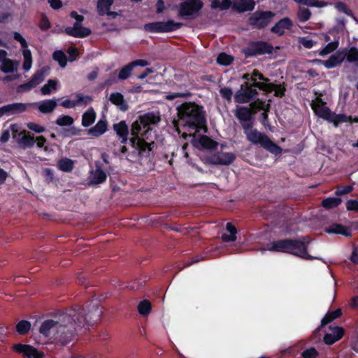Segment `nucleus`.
I'll use <instances>...</instances> for the list:
<instances>
[{"mask_svg": "<svg viewBox=\"0 0 358 358\" xmlns=\"http://www.w3.org/2000/svg\"><path fill=\"white\" fill-rule=\"evenodd\" d=\"M83 308L69 310L66 313L45 320L41 325L39 332L45 337L67 340L78 330L89 325L92 317H85Z\"/></svg>", "mask_w": 358, "mask_h": 358, "instance_id": "nucleus-1", "label": "nucleus"}, {"mask_svg": "<svg viewBox=\"0 0 358 358\" xmlns=\"http://www.w3.org/2000/svg\"><path fill=\"white\" fill-rule=\"evenodd\" d=\"M161 118L159 115L153 113H148L141 116L131 125V134L133 137L130 139L131 145L133 148L138 150L140 155L146 150L151 151L154 142H145L143 138L139 136H145L150 129L151 125L157 124L159 122Z\"/></svg>", "mask_w": 358, "mask_h": 358, "instance_id": "nucleus-2", "label": "nucleus"}, {"mask_svg": "<svg viewBox=\"0 0 358 358\" xmlns=\"http://www.w3.org/2000/svg\"><path fill=\"white\" fill-rule=\"evenodd\" d=\"M178 120L194 133L206 128V118L202 107L194 102H185L177 108Z\"/></svg>", "mask_w": 358, "mask_h": 358, "instance_id": "nucleus-3", "label": "nucleus"}, {"mask_svg": "<svg viewBox=\"0 0 358 358\" xmlns=\"http://www.w3.org/2000/svg\"><path fill=\"white\" fill-rule=\"evenodd\" d=\"M308 243L309 240L306 237L301 240H280L268 244L266 248L262 250L288 252L306 259H313L315 257L307 253L306 248Z\"/></svg>", "mask_w": 358, "mask_h": 358, "instance_id": "nucleus-4", "label": "nucleus"}, {"mask_svg": "<svg viewBox=\"0 0 358 358\" xmlns=\"http://www.w3.org/2000/svg\"><path fill=\"white\" fill-rule=\"evenodd\" d=\"M317 103H313L311 104L312 108L317 115L334 124L337 127L341 122H345L348 120L349 117L343 114L337 115L331 112L322 101L321 99H317Z\"/></svg>", "mask_w": 358, "mask_h": 358, "instance_id": "nucleus-5", "label": "nucleus"}, {"mask_svg": "<svg viewBox=\"0 0 358 358\" xmlns=\"http://www.w3.org/2000/svg\"><path fill=\"white\" fill-rule=\"evenodd\" d=\"M246 137L250 142L260 145L271 153L277 155L281 152V148L279 146L273 143L267 136L257 129L248 131Z\"/></svg>", "mask_w": 358, "mask_h": 358, "instance_id": "nucleus-6", "label": "nucleus"}, {"mask_svg": "<svg viewBox=\"0 0 358 358\" xmlns=\"http://www.w3.org/2000/svg\"><path fill=\"white\" fill-rule=\"evenodd\" d=\"M257 84H251L249 82L242 84L234 94V101L238 103H246L254 100L258 94Z\"/></svg>", "mask_w": 358, "mask_h": 358, "instance_id": "nucleus-7", "label": "nucleus"}, {"mask_svg": "<svg viewBox=\"0 0 358 358\" xmlns=\"http://www.w3.org/2000/svg\"><path fill=\"white\" fill-rule=\"evenodd\" d=\"M182 25V23L175 22L173 20L155 22L145 24L144 29L150 32H169L180 29Z\"/></svg>", "mask_w": 358, "mask_h": 358, "instance_id": "nucleus-8", "label": "nucleus"}, {"mask_svg": "<svg viewBox=\"0 0 358 358\" xmlns=\"http://www.w3.org/2000/svg\"><path fill=\"white\" fill-rule=\"evenodd\" d=\"M275 13L271 11H256L250 17L249 23L255 28L266 27L273 19Z\"/></svg>", "mask_w": 358, "mask_h": 358, "instance_id": "nucleus-9", "label": "nucleus"}, {"mask_svg": "<svg viewBox=\"0 0 358 358\" xmlns=\"http://www.w3.org/2000/svg\"><path fill=\"white\" fill-rule=\"evenodd\" d=\"M179 15L187 19L197 13L202 7L200 0H187L180 6Z\"/></svg>", "mask_w": 358, "mask_h": 358, "instance_id": "nucleus-10", "label": "nucleus"}, {"mask_svg": "<svg viewBox=\"0 0 358 358\" xmlns=\"http://www.w3.org/2000/svg\"><path fill=\"white\" fill-rule=\"evenodd\" d=\"M235 159V156L231 152H220L205 159V163L214 165H229Z\"/></svg>", "mask_w": 358, "mask_h": 358, "instance_id": "nucleus-11", "label": "nucleus"}, {"mask_svg": "<svg viewBox=\"0 0 358 358\" xmlns=\"http://www.w3.org/2000/svg\"><path fill=\"white\" fill-rule=\"evenodd\" d=\"M13 349L27 358H43L44 355L42 352L38 351L35 348L29 345L16 344L13 345Z\"/></svg>", "mask_w": 358, "mask_h": 358, "instance_id": "nucleus-12", "label": "nucleus"}, {"mask_svg": "<svg viewBox=\"0 0 358 358\" xmlns=\"http://www.w3.org/2000/svg\"><path fill=\"white\" fill-rule=\"evenodd\" d=\"M49 70V67L45 66L36 71L31 80L26 84L22 85L20 88L24 89L25 90H29L31 88L35 87L44 80L45 76L48 73Z\"/></svg>", "mask_w": 358, "mask_h": 358, "instance_id": "nucleus-13", "label": "nucleus"}, {"mask_svg": "<svg viewBox=\"0 0 358 358\" xmlns=\"http://www.w3.org/2000/svg\"><path fill=\"white\" fill-rule=\"evenodd\" d=\"M258 88L264 90L266 92H274V95L278 97H282L285 96V92L286 91V87L285 83L276 85L273 83H263L262 84H257Z\"/></svg>", "mask_w": 358, "mask_h": 358, "instance_id": "nucleus-14", "label": "nucleus"}, {"mask_svg": "<svg viewBox=\"0 0 358 358\" xmlns=\"http://www.w3.org/2000/svg\"><path fill=\"white\" fill-rule=\"evenodd\" d=\"M273 47L266 42H257L252 43L248 48L247 52L249 55H264L272 52Z\"/></svg>", "mask_w": 358, "mask_h": 358, "instance_id": "nucleus-15", "label": "nucleus"}, {"mask_svg": "<svg viewBox=\"0 0 358 358\" xmlns=\"http://www.w3.org/2000/svg\"><path fill=\"white\" fill-rule=\"evenodd\" d=\"M107 178L106 173L99 165L96 166L95 170L90 172L88 177V185H99L104 182Z\"/></svg>", "mask_w": 358, "mask_h": 358, "instance_id": "nucleus-16", "label": "nucleus"}, {"mask_svg": "<svg viewBox=\"0 0 358 358\" xmlns=\"http://www.w3.org/2000/svg\"><path fill=\"white\" fill-rule=\"evenodd\" d=\"M30 103H13L3 106L6 115H13L24 112Z\"/></svg>", "mask_w": 358, "mask_h": 358, "instance_id": "nucleus-17", "label": "nucleus"}, {"mask_svg": "<svg viewBox=\"0 0 358 358\" xmlns=\"http://www.w3.org/2000/svg\"><path fill=\"white\" fill-rule=\"evenodd\" d=\"M331 332L327 333L324 337L326 344L331 345L338 341L343 335V329L338 327H330Z\"/></svg>", "mask_w": 358, "mask_h": 358, "instance_id": "nucleus-18", "label": "nucleus"}, {"mask_svg": "<svg viewBox=\"0 0 358 358\" xmlns=\"http://www.w3.org/2000/svg\"><path fill=\"white\" fill-rule=\"evenodd\" d=\"M255 2L254 0H234L233 8L239 13L252 10L255 8Z\"/></svg>", "mask_w": 358, "mask_h": 358, "instance_id": "nucleus-19", "label": "nucleus"}, {"mask_svg": "<svg viewBox=\"0 0 358 358\" xmlns=\"http://www.w3.org/2000/svg\"><path fill=\"white\" fill-rule=\"evenodd\" d=\"M293 24L288 17H285L278 21L271 29V31L278 35H282L285 29H289Z\"/></svg>", "mask_w": 358, "mask_h": 358, "instance_id": "nucleus-20", "label": "nucleus"}, {"mask_svg": "<svg viewBox=\"0 0 358 358\" xmlns=\"http://www.w3.org/2000/svg\"><path fill=\"white\" fill-rule=\"evenodd\" d=\"M113 129L117 135L122 138L121 143H126L127 141V136L129 134L128 127L124 121H121L113 125Z\"/></svg>", "mask_w": 358, "mask_h": 358, "instance_id": "nucleus-21", "label": "nucleus"}, {"mask_svg": "<svg viewBox=\"0 0 358 358\" xmlns=\"http://www.w3.org/2000/svg\"><path fill=\"white\" fill-rule=\"evenodd\" d=\"M345 59L344 55L342 53H336L331 55L329 59L325 61L317 60L328 69L334 68L340 64Z\"/></svg>", "mask_w": 358, "mask_h": 358, "instance_id": "nucleus-22", "label": "nucleus"}, {"mask_svg": "<svg viewBox=\"0 0 358 358\" xmlns=\"http://www.w3.org/2000/svg\"><path fill=\"white\" fill-rule=\"evenodd\" d=\"M31 105H37L38 109L42 113H50L57 106L55 100H45L40 103H30Z\"/></svg>", "mask_w": 358, "mask_h": 358, "instance_id": "nucleus-23", "label": "nucleus"}, {"mask_svg": "<svg viewBox=\"0 0 358 358\" xmlns=\"http://www.w3.org/2000/svg\"><path fill=\"white\" fill-rule=\"evenodd\" d=\"M107 130V122L106 120H99L94 127L88 129V134L94 136L99 137L103 134Z\"/></svg>", "mask_w": 358, "mask_h": 358, "instance_id": "nucleus-24", "label": "nucleus"}, {"mask_svg": "<svg viewBox=\"0 0 358 358\" xmlns=\"http://www.w3.org/2000/svg\"><path fill=\"white\" fill-rule=\"evenodd\" d=\"M19 64L17 61L7 57L0 66V70L4 73H13L17 70Z\"/></svg>", "mask_w": 358, "mask_h": 358, "instance_id": "nucleus-25", "label": "nucleus"}, {"mask_svg": "<svg viewBox=\"0 0 358 358\" xmlns=\"http://www.w3.org/2000/svg\"><path fill=\"white\" fill-rule=\"evenodd\" d=\"M325 231L329 234H338L345 236H350L351 235V231L348 227L338 224H335L327 227Z\"/></svg>", "mask_w": 358, "mask_h": 358, "instance_id": "nucleus-26", "label": "nucleus"}, {"mask_svg": "<svg viewBox=\"0 0 358 358\" xmlns=\"http://www.w3.org/2000/svg\"><path fill=\"white\" fill-rule=\"evenodd\" d=\"M252 112L250 108L247 107H238L236 110L235 115L241 121L250 120Z\"/></svg>", "mask_w": 358, "mask_h": 358, "instance_id": "nucleus-27", "label": "nucleus"}, {"mask_svg": "<svg viewBox=\"0 0 358 358\" xmlns=\"http://www.w3.org/2000/svg\"><path fill=\"white\" fill-rule=\"evenodd\" d=\"M109 99L113 103L118 106L121 110H127L128 109V106L125 103L122 94L118 92L113 93L110 95Z\"/></svg>", "mask_w": 358, "mask_h": 358, "instance_id": "nucleus-28", "label": "nucleus"}, {"mask_svg": "<svg viewBox=\"0 0 358 358\" xmlns=\"http://www.w3.org/2000/svg\"><path fill=\"white\" fill-rule=\"evenodd\" d=\"M96 119V113L93 108L88 109L82 117V125L87 127L93 124Z\"/></svg>", "mask_w": 358, "mask_h": 358, "instance_id": "nucleus-29", "label": "nucleus"}, {"mask_svg": "<svg viewBox=\"0 0 358 358\" xmlns=\"http://www.w3.org/2000/svg\"><path fill=\"white\" fill-rule=\"evenodd\" d=\"M311 15L312 12L309 8L300 6L296 13V19L300 22H306Z\"/></svg>", "mask_w": 358, "mask_h": 358, "instance_id": "nucleus-30", "label": "nucleus"}, {"mask_svg": "<svg viewBox=\"0 0 358 358\" xmlns=\"http://www.w3.org/2000/svg\"><path fill=\"white\" fill-rule=\"evenodd\" d=\"M10 128L12 132V136L17 143H19L21 139L28 133L26 130L21 131L20 127L16 124H12Z\"/></svg>", "mask_w": 358, "mask_h": 358, "instance_id": "nucleus-31", "label": "nucleus"}, {"mask_svg": "<svg viewBox=\"0 0 358 358\" xmlns=\"http://www.w3.org/2000/svg\"><path fill=\"white\" fill-rule=\"evenodd\" d=\"M113 3V0H99L97 2V10L100 15H105L110 10Z\"/></svg>", "mask_w": 358, "mask_h": 358, "instance_id": "nucleus-32", "label": "nucleus"}, {"mask_svg": "<svg viewBox=\"0 0 358 358\" xmlns=\"http://www.w3.org/2000/svg\"><path fill=\"white\" fill-rule=\"evenodd\" d=\"M296 3L310 7L322 8L327 6V3L319 0H293Z\"/></svg>", "mask_w": 358, "mask_h": 358, "instance_id": "nucleus-33", "label": "nucleus"}, {"mask_svg": "<svg viewBox=\"0 0 358 358\" xmlns=\"http://www.w3.org/2000/svg\"><path fill=\"white\" fill-rule=\"evenodd\" d=\"M209 1L211 8H218L220 10H227L231 5V0H222V1H220V0H209Z\"/></svg>", "mask_w": 358, "mask_h": 358, "instance_id": "nucleus-34", "label": "nucleus"}, {"mask_svg": "<svg viewBox=\"0 0 358 358\" xmlns=\"http://www.w3.org/2000/svg\"><path fill=\"white\" fill-rule=\"evenodd\" d=\"M250 106L251 108L254 109L253 113H256L257 110L262 109L264 110V112L262 113V116L264 119H266L267 115V111L269 110V104L265 105L264 103L262 101H259L258 102H252L250 104Z\"/></svg>", "mask_w": 358, "mask_h": 358, "instance_id": "nucleus-35", "label": "nucleus"}, {"mask_svg": "<svg viewBox=\"0 0 358 358\" xmlns=\"http://www.w3.org/2000/svg\"><path fill=\"white\" fill-rule=\"evenodd\" d=\"M58 166L60 170L69 172L73 168V162L70 159L63 158L58 162Z\"/></svg>", "mask_w": 358, "mask_h": 358, "instance_id": "nucleus-36", "label": "nucleus"}, {"mask_svg": "<svg viewBox=\"0 0 358 358\" xmlns=\"http://www.w3.org/2000/svg\"><path fill=\"white\" fill-rule=\"evenodd\" d=\"M57 82L55 80H49L48 83L44 85L41 89V93L43 95L50 94L52 90H56Z\"/></svg>", "mask_w": 358, "mask_h": 358, "instance_id": "nucleus-37", "label": "nucleus"}, {"mask_svg": "<svg viewBox=\"0 0 358 358\" xmlns=\"http://www.w3.org/2000/svg\"><path fill=\"white\" fill-rule=\"evenodd\" d=\"M250 81L252 82V84L263 83L269 82V79L264 77L257 70H254L251 73Z\"/></svg>", "mask_w": 358, "mask_h": 358, "instance_id": "nucleus-38", "label": "nucleus"}, {"mask_svg": "<svg viewBox=\"0 0 358 358\" xmlns=\"http://www.w3.org/2000/svg\"><path fill=\"white\" fill-rule=\"evenodd\" d=\"M31 329V323L27 320H21L16 325V331L18 334L24 335Z\"/></svg>", "mask_w": 358, "mask_h": 358, "instance_id": "nucleus-39", "label": "nucleus"}, {"mask_svg": "<svg viewBox=\"0 0 358 358\" xmlns=\"http://www.w3.org/2000/svg\"><path fill=\"white\" fill-rule=\"evenodd\" d=\"M138 313L142 315H148L151 310V303L148 300L141 301L138 306Z\"/></svg>", "mask_w": 358, "mask_h": 358, "instance_id": "nucleus-40", "label": "nucleus"}, {"mask_svg": "<svg viewBox=\"0 0 358 358\" xmlns=\"http://www.w3.org/2000/svg\"><path fill=\"white\" fill-rule=\"evenodd\" d=\"M341 315V309H337L334 312H329L324 317L322 320V325H326L333 321L334 319L338 318Z\"/></svg>", "mask_w": 358, "mask_h": 358, "instance_id": "nucleus-41", "label": "nucleus"}, {"mask_svg": "<svg viewBox=\"0 0 358 358\" xmlns=\"http://www.w3.org/2000/svg\"><path fill=\"white\" fill-rule=\"evenodd\" d=\"M35 139L28 132L18 143L23 148H32L34 145Z\"/></svg>", "mask_w": 358, "mask_h": 358, "instance_id": "nucleus-42", "label": "nucleus"}, {"mask_svg": "<svg viewBox=\"0 0 358 358\" xmlns=\"http://www.w3.org/2000/svg\"><path fill=\"white\" fill-rule=\"evenodd\" d=\"M342 200L340 198H327L322 201V206L326 208H333L338 206Z\"/></svg>", "mask_w": 358, "mask_h": 358, "instance_id": "nucleus-43", "label": "nucleus"}, {"mask_svg": "<svg viewBox=\"0 0 358 358\" xmlns=\"http://www.w3.org/2000/svg\"><path fill=\"white\" fill-rule=\"evenodd\" d=\"M74 120L73 118L69 115H61L59 116L55 123L61 127L71 126L73 124Z\"/></svg>", "mask_w": 358, "mask_h": 358, "instance_id": "nucleus-44", "label": "nucleus"}, {"mask_svg": "<svg viewBox=\"0 0 358 358\" xmlns=\"http://www.w3.org/2000/svg\"><path fill=\"white\" fill-rule=\"evenodd\" d=\"M70 36L78 38H83L89 36L91 34V30L87 27H81L76 30V33H73V30L69 29Z\"/></svg>", "mask_w": 358, "mask_h": 358, "instance_id": "nucleus-45", "label": "nucleus"}, {"mask_svg": "<svg viewBox=\"0 0 358 358\" xmlns=\"http://www.w3.org/2000/svg\"><path fill=\"white\" fill-rule=\"evenodd\" d=\"M53 59L58 62L61 67L66 65V57L64 53L60 50L55 51L52 55Z\"/></svg>", "mask_w": 358, "mask_h": 358, "instance_id": "nucleus-46", "label": "nucleus"}, {"mask_svg": "<svg viewBox=\"0 0 358 358\" xmlns=\"http://www.w3.org/2000/svg\"><path fill=\"white\" fill-rule=\"evenodd\" d=\"M133 69L134 68L132 67L131 63L124 66L119 72L118 79L123 80L129 78Z\"/></svg>", "mask_w": 358, "mask_h": 358, "instance_id": "nucleus-47", "label": "nucleus"}, {"mask_svg": "<svg viewBox=\"0 0 358 358\" xmlns=\"http://www.w3.org/2000/svg\"><path fill=\"white\" fill-rule=\"evenodd\" d=\"M338 42H331L328 43L322 50L319 52L320 56H324L334 51L338 48Z\"/></svg>", "mask_w": 358, "mask_h": 358, "instance_id": "nucleus-48", "label": "nucleus"}, {"mask_svg": "<svg viewBox=\"0 0 358 358\" xmlns=\"http://www.w3.org/2000/svg\"><path fill=\"white\" fill-rule=\"evenodd\" d=\"M200 143L204 148L213 149L217 145V143L207 136H202L200 139Z\"/></svg>", "mask_w": 358, "mask_h": 358, "instance_id": "nucleus-49", "label": "nucleus"}, {"mask_svg": "<svg viewBox=\"0 0 358 358\" xmlns=\"http://www.w3.org/2000/svg\"><path fill=\"white\" fill-rule=\"evenodd\" d=\"M233 61V57L225 53H221L217 58V62L222 65H229Z\"/></svg>", "mask_w": 358, "mask_h": 358, "instance_id": "nucleus-50", "label": "nucleus"}, {"mask_svg": "<svg viewBox=\"0 0 358 358\" xmlns=\"http://www.w3.org/2000/svg\"><path fill=\"white\" fill-rule=\"evenodd\" d=\"M350 62L358 61V50L355 48H350L348 53L344 55Z\"/></svg>", "mask_w": 358, "mask_h": 358, "instance_id": "nucleus-51", "label": "nucleus"}, {"mask_svg": "<svg viewBox=\"0 0 358 358\" xmlns=\"http://www.w3.org/2000/svg\"><path fill=\"white\" fill-rule=\"evenodd\" d=\"M335 8L340 12H342L349 16H352V12L348 8L347 5L341 1L335 3Z\"/></svg>", "mask_w": 358, "mask_h": 358, "instance_id": "nucleus-52", "label": "nucleus"}, {"mask_svg": "<svg viewBox=\"0 0 358 358\" xmlns=\"http://www.w3.org/2000/svg\"><path fill=\"white\" fill-rule=\"evenodd\" d=\"M76 100H74L76 103V106L79 104L83 103L84 105H87L90 103L92 101V99L89 96H84L82 94H76Z\"/></svg>", "mask_w": 358, "mask_h": 358, "instance_id": "nucleus-53", "label": "nucleus"}, {"mask_svg": "<svg viewBox=\"0 0 358 358\" xmlns=\"http://www.w3.org/2000/svg\"><path fill=\"white\" fill-rule=\"evenodd\" d=\"M220 93L221 96L224 99L227 100L228 101L230 102L231 101V98H232V95H233V92H232V90L231 88H229V87L221 88L220 90Z\"/></svg>", "mask_w": 358, "mask_h": 358, "instance_id": "nucleus-54", "label": "nucleus"}, {"mask_svg": "<svg viewBox=\"0 0 358 358\" xmlns=\"http://www.w3.org/2000/svg\"><path fill=\"white\" fill-rule=\"evenodd\" d=\"M303 358H316L318 356V352L314 348H310L304 350L302 352Z\"/></svg>", "mask_w": 358, "mask_h": 358, "instance_id": "nucleus-55", "label": "nucleus"}, {"mask_svg": "<svg viewBox=\"0 0 358 358\" xmlns=\"http://www.w3.org/2000/svg\"><path fill=\"white\" fill-rule=\"evenodd\" d=\"M28 129L34 131L36 133H42L45 131V128L34 122H29L27 124Z\"/></svg>", "mask_w": 358, "mask_h": 358, "instance_id": "nucleus-56", "label": "nucleus"}, {"mask_svg": "<svg viewBox=\"0 0 358 358\" xmlns=\"http://www.w3.org/2000/svg\"><path fill=\"white\" fill-rule=\"evenodd\" d=\"M299 43L306 48H311L313 46L314 42L313 40L309 39L306 37L301 38Z\"/></svg>", "mask_w": 358, "mask_h": 358, "instance_id": "nucleus-57", "label": "nucleus"}, {"mask_svg": "<svg viewBox=\"0 0 358 358\" xmlns=\"http://www.w3.org/2000/svg\"><path fill=\"white\" fill-rule=\"evenodd\" d=\"M346 208L348 210H358V201L348 200L346 202Z\"/></svg>", "mask_w": 358, "mask_h": 358, "instance_id": "nucleus-58", "label": "nucleus"}, {"mask_svg": "<svg viewBox=\"0 0 358 358\" xmlns=\"http://www.w3.org/2000/svg\"><path fill=\"white\" fill-rule=\"evenodd\" d=\"M14 39L17 41L22 48H27V43L26 40L22 36V35L18 32H15L13 34Z\"/></svg>", "mask_w": 358, "mask_h": 358, "instance_id": "nucleus-59", "label": "nucleus"}, {"mask_svg": "<svg viewBox=\"0 0 358 358\" xmlns=\"http://www.w3.org/2000/svg\"><path fill=\"white\" fill-rule=\"evenodd\" d=\"M353 189L352 186H345L341 189H338L336 192L337 196H341L350 193Z\"/></svg>", "mask_w": 358, "mask_h": 358, "instance_id": "nucleus-60", "label": "nucleus"}, {"mask_svg": "<svg viewBox=\"0 0 358 358\" xmlns=\"http://www.w3.org/2000/svg\"><path fill=\"white\" fill-rule=\"evenodd\" d=\"M242 122V127L244 129V133L245 135H248V132L250 131H252V122L250 120L248 121H243Z\"/></svg>", "mask_w": 358, "mask_h": 358, "instance_id": "nucleus-61", "label": "nucleus"}, {"mask_svg": "<svg viewBox=\"0 0 358 358\" xmlns=\"http://www.w3.org/2000/svg\"><path fill=\"white\" fill-rule=\"evenodd\" d=\"M189 95H190V93H171V94L166 95V99L167 100L171 101L178 97L187 96Z\"/></svg>", "mask_w": 358, "mask_h": 358, "instance_id": "nucleus-62", "label": "nucleus"}, {"mask_svg": "<svg viewBox=\"0 0 358 358\" xmlns=\"http://www.w3.org/2000/svg\"><path fill=\"white\" fill-rule=\"evenodd\" d=\"M82 21H76V22L73 24V27H69L65 29V32L70 36V31L69 29L73 30L72 32L76 33V30L82 27L81 25Z\"/></svg>", "mask_w": 358, "mask_h": 358, "instance_id": "nucleus-63", "label": "nucleus"}, {"mask_svg": "<svg viewBox=\"0 0 358 358\" xmlns=\"http://www.w3.org/2000/svg\"><path fill=\"white\" fill-rule=\"evenodd\" d=\"M40 27L42 29H48L50 27V24L48 19L45 16H43L40 24Z\"/></svg>", "mask_w": 358, "mask_h": 358, "instance_id": "nucleus-64", "label": "nucleus"}]
</instances>
